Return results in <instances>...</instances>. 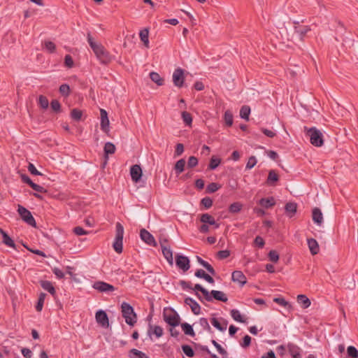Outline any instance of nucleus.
<instances>
[{
  "mask_svg": "<svg viewBox=\"0 0 358 358\" xmlns=\"http://www.w3.org/2000/svg\"><path fill=\"white\" fill-rule=\"evenodd\" d=\"M279 180L278 175L274 170H270L267 178V184L268 185H274V183Z\"/></svg>",
  "mask_w": 358,
  "mask_h": 358,
  "instance_id": "nucleus-31",
  "label": "nucleus"
},
{
  "mask_svg": "<svg viewBox=\"0 0 358 358\" xmlns=\"http://www.w3.org/2000/svg\"><path fill=\"white\" fill-rule=\"evenodd\" d=\"M347 352L351 358H358V350L354 346H349L347 348Z\"/></svg>",
  "mask_w": 358,
  "mask_h": 358,
  "instance_id": "nucleus-51",
  "label": "nucleus"
},
{
  "mask_svg": "<svg viewBox=\"0 0 358 358\" xmlns=\"http://www.w3.org/2000/svg\"><path fill=\"white\" fill-rule=\"evenodd\" d=\"M285 209L286 214L292 217L296 212L297 204L294 202H289L286 203Z\"/></svg>",
  "mask_w": 358,
  "mask_h": 358,
  "instance_id": "nucleus-24",
  "label": "nucleus"
},
{
  "mask_svg": "<svg viewBox=\"0 0 358 358\" xmlns=\"http://www.w3.org/2000/svg\"><path fill=\"white\" fill-rule=\"evenodd\" d=\"M141 239L150 246H156L157 243L154 236L145 229L140 230Z\"/></svg>",
  "mask_w": 358,
  "mask_h": 358,
  "instance_id": "nucleus-8",
  "label": "nucleus"
},
{
  "mask_svg": "<svg viewBox=\"0 0 358 358\" xmlns=\"http://www.w3.org/2000/svg\"><path fill=\"white\" fill-rule=\"evenodd\" d=\"M50 107L52 110L56 113H59L61 112V104L57 99H53L50 102Z\"/></svg>",
  "mask_w": 358,
  "mask_h": 358,
  "instance_id": "nucleus-47",
  "label": "nucleus"
},
{
  "mask_svg": "<svg viewBox=\"0 0 358 358\" xmlns=\"http://www.w3.org/2000/svg\"><path fill=\"white\" fill-rule=\"evenodd\" d=\"M34 191L36 192V193H45L47 192V190L42 186L38 185V184H36V183H32L31 185V187Z\"/></svg>",
  "mask_w": 358,
  "mask_h": 358,
  "instance_id": "nucleus-59",
  "label": "nucleus"
},
{
  "mask_svg": "<svg viewBox=\"0 0 358 358\" xmlns=\"http://www.w3.org/2000/svg\"><path fill=\"white\" fill-rule=\"evenodd\" d=\"M243 208V205L239 202H234L229 207V211L231 213H239Z\"/></svg>",
  "mask_w": 358,
  "mask_h": 358,
  "instance_id": "nucleus-41",
  "label": "nucleus"
},
{
  "mask_svg": "<svg viewBox=\"0 0 358 358\" xmlns=\"http://www.w3.org/2000/svg\"><path fill=\"white\" fill-rule=\"evenodd\" d=\"M294 24H295V26H294L295 32L299 35V39H300V41H302L303 40V37L305 36V35L308 31H310V28L308 26H303L301 27H297V25L299 24L298 22H294Z\"/></svg>",
  "mask_w": 358,
  "mask_h": 358,
  "instance_id": "nucleus-18",
  "label": "nucleus"
},
{
  "mask_svg": "<svg viewBox=\"0 0 358 358\" xmlns=\"http://www.w3.org/2000/svg\"><path fill=\"white\" fill-rule=\"evenodd\" d=\"M130 175L134 182H138L140 181L142 176V169L140 165L135 164L131 166L130 169Z\"/></svg>",
  "mask_w": 358,
  "mask_h": 358,
  "instance_id": "nucleus-10",
  "label": "nucleus"
},
{
  "mask_svg": "<svg viewBox=\"0 0 358 358\" xmlns=\"http://www.w3.org/2000/svg\"><path fill=\"white\" fill-rule=\"evenodd\" d=\"M193 75L180 69V88L187 87L192 82Z\"/></svg>",
  "mask_w": 358,
  "mask_h": 358,
  "instance_id": "nucleus-9",
  "label": "nucleus"
},
{
  "mask_svg": "<svg viewBox=\"0 0 358 358\" xmlns=\"http://www.w3.org/2000/svg\"><path fill=\"white\" fill-rule=\"evenodd\" d=\"M220 187V186L217 183L211 182L207 186L206 191L208 193H213L216 192Z\"/></svg>",
  "mask_w": 358,
  "mask_h": 358,
  "instance_id": "nucleus-56",
  "label": "nucleus"
},
{
  "mask_svg": "<svg viewBox=\"0 0 358 358\" xmlns=\"http://www.w3.org/2000/svg\"><path fill=\"white\" fill-rule=\"evenodd\" d=\"M269 260L276 263L279 260V255L275 250H271L268 253Z\"/></svg>",
  "mask_w": 358,
  "mask_h": 358,
  "instance_id": "nucleus-55",
  "label": "nucleus"
},
{
  "mask_svg": "<svg viewBox=\"0 0 358 358\" xmlns=\"http://www.w3.org/2000/svg\"><path fill=\"white\" fill-rule=\"evenodd\" d=\"M185 304H187V306H189L190 307V308L194 314L199 315L200 313L201 307H200L199 304L196 301H194L192 298H187L185 300Z\"/></svg>",
  "mask_w": 358,
  "mask_h": 358,
  "instance_id": "nucleus-13",
  "label": "nucleus"
},
{
  "mask_svg": "<svg viewBox=\"0 0 358 358\" xmlns=\"http://www.w3.org/2000/svg\"><path fill=\"white\" fill-rule=\"evenodd\" d=\"M313 222L318 226H321L323 222V215L321 210L318 208H315L313 210L312 215Z\"/></svg>",
  "mask_w": 358,
  "mask_h": 358,
  "instance_id": "nucleus-15",
  "label": "nucleus"
},
{
  "mask_svg": "<svg viewBox=\"0 0 358 358\" xmlns=\"http://www.w3.org/2000/svg\"><path fill=\"white\" fill-rule=\"evenodd\" d=\"M297 301L303 308H307L311 304L310 299L303 294H299L297 296Z\"/></svg>",
  "mask_w": 358,
  "mask_h": 358,
  "instance_id": "nucleus-28",
  "label": "nucleus"
},
{
  "mask_svg": "<svg viewBox=\"0 0 358 358\" xmlns=\"http://www.w3.org/2000/svg\"><path fill=\"white\" fill-rule=\"evenodd\" d=\"M211 342L221 355L223 357L227 356V352L217 341L212 340Z\"/></svg>",
  "mask_w": 358,
  "mask_h": 358,
  "instance_id": "nucleus-52",
  "label": "nucleus"
},
{
  "mask_svg": "<svg viewBox=\"0 0 358 358\" xmlns=\"http://www.w3.org/2000/svg\"><path fill=\"white\" fill-rule=\"evenodd\" d=\"M83 115L82 110L78 108H73L71 112V117L76 121H80Z\"/></svg>",
  "mask_w": 358,
  "mask_h": 358,
  "instance_id": "nucleus-42",
  "label": "nucleus"
},
{
  "mask_svg": "<svg viewBox=\"0 0 358 358\" xmlns=\"http://www.w3.org/2000/svg\"><path fill=\"white\" fill-rule=\"evenodd\" d=\"M64 63L65 65L71 68L73 66V58L70 55H66L64 57Z\"/></svg>",
  "mask_w": 358,
  "mask_h": 358,
  "instance_id": "nucleus-64",
  "label": "nucleus"
},
{
  "mask_svg": "<svg viewBox=\"0 0 358 358\" xmlns=\"http://www.w3.org/2000/svg\"><path fill=\"white\" fill-rule=\"evenodd\" d=\"M173 80L176 86L179 87V67L176 68L173 74Z\"/></svg>",
  "mask_w": 358,
  "mask_h": 358,
  "instance_id": "nucleus-61",
  "label": "nucleus"
},
{
  "mask_svg": "<svg viewBox=\"0 0 358 358\" xmlns=\"http://www.w3.org/2000/svg\"><path fill=\"white\" fill-rule=\"evenodd\" d=\"M193 289L194 291L201 292L203 296V299L207 301H212V296L210 294V292L206 289L203 288L201 285H195Z\"/></svg>",
  "mask_w": 358,
  "mask_h": 358,
  "instance_id": "nucleus-23",
  "label": "nucleus"
},
{
  "mask_svg": "<svg viewBox=\"0 0 358 358\" xmlns=\"http://www.w3.org/2000/svg\"><path fill=\"white\" fill-rule=\"evenodd\" d=\"M92 287L100 292L106 293L112 292L116 289V288L113 285H110L103 281L95 282L93 284Z\"/></svg>",
  "mask_w": 358,
  "mask_h": 358,
  "instance_id": "nucleus-6",
  "label": "nucleus"
},
{
  "mask_svg": "<svg viewBox=\"0 0 358 358\" xmlns=\"http://www.w3.org/2000/svg\"><path fill=\"white\" fill-rule=\"evenodd\" d=\"M52 273L57 276L58 279H62L64 278V272L57 267L52 268Z\"/></svg>",
  "mask_w": 358,
  "mask_h": 358,
  "instance_id": "nucleus-63",
  "label": "nucleus"
},
{
  "mask_svg": "<svg viewBox=\"0 0 358 358\" xmlns=\"http://www.w3.org/2000/svg\"><path fill=\"white\" fill-rule=\"evenodd\" d=\"M115 150H116L115 145L113 143H111V142L106 143L104 148H103L106 161L108 158V155L115 153Z\"/></svg>",
  "mask_w": 358,
  "mask_h": 358,
  "instance_id": "nucleus-26",
  "label": "nucleus"
},
{
  "mask_svg": "<svg viewBox=\"0 0 358 358\" xmlns=\"http://www.w3.org/2000/svg\"><path fill=\"white\" fill-rule=\"evenodd\" d=\"M231 279L234 282H238L241 286L247 282V279L243 273L241 271H235L232 273Z\"/></svg>",
  "mask_w": 358,
  "mask_h": 358,
  "instance_id": "nucleus-12",
  "label": "nucleus"
},
{
  "mask_svg": "<svg viewBox=\"0 0 358 358\" xmlns=\"http://www.w3.org/2000/svg\"><path fill=\"white\" fill-rule=\"evenodd\" d=\"M39 283L41 287L48 292L51 295L55 296L56 294V290L50 281L41 280Z\"/></svg>",
  "mask_w": 358,
  "mask_h": 358,
  "instance_id": "nucleus-19",
  "label": "nucleus"
},
{
  "mask_svg": "<svg viewBox=\"0 0 358 358\" xmlns=\"http://www.w3.org/2000/svg\"><path fill=\"white\" fill-rule=\"evenodd\" d=\"M45 47L51 53L54 52L56 49L55 44L52 41H46Z\"/></svg>",
  "mask_w": 358,
  "mask_h": 358,
  "instance_id": "nucleus-62",
  "label": "nucleus"
},
{
  "mask_svg": "<svg viewBox=\"0 0 358 358\" xmlns=\"http://www.w3.org/2000/svg\"><path fill=\"white\" fill-rule=\"evenodd\" d=\"M100 115H101V129L104 132H108L109 131V120L108 117V113L106 110L100 109Z\"/></svg>",
  "mask_w": 358,
  "mask_h": 358,
  "instance_id": "nucleus-11",
  "label": "nucleus"
},
{
  "mask_svg": "<svg viewBox=\"0 0 358 358\" xmlns=\"http://www.w3.org/2000/svg\"><path fill=\"white\" fill-rule=\"evenodd\" d=\"M180 327L186 335L194 336L195 335L192 327L187 323L180 324Z\"/></svg>",
  "mask_w": 358,
  "mask_h": 358,
  "instance_id": "nucleus-35",
  "label": "nucleus"
},
{
  "mask_svg": "<svg viewBox=\"0 0 358 358\" xmlns=\"http://www.w3.org/2000/svg\"><path fill=\"white\" fill-rule=\"evenodd\" d=\"M307 243L310 253L315 255L319 252L320 247L317 241L314 238H308Z\"/></svg>",
  "mask_w": 358,
  "mask_h": 358,
  "instance_id": "nucleus-17",
  "label": "nucleus"
},
{
  "mask_svg": "<svg viewBox=\"0 0 358 358\" xmlns=\"http://www.w3.org/2000/svg\"><path fill=\"white\" fill-rule=\"evenodd\" d=\"M124 236V227L120 223L117 222L115 225V238L116 239L123 240Z\"/></svg>",
  "mask_w": 358,
  "mask_h": 358,
  "instance_id": "nucleus-34",
  "label": "nucleus"
},
{
  "mask_svg": "<svg viewBox=\"0 0 358 358\" xmlns=\"http://www.w3.org/2000/svg\"><path fill=\"white\" fill-rule=\"evenodd\" d=\"M195 275L198 278H203L210 284H213L215 282L213 278L208 274L206 273V272L202 269L197 270L195 273Z\"/></svg>",
  "mask_w": 358,
  "mask_h": 358,
  "instance_id": "nucleus-30",
  "label": "nucleus"
},
{
  "mask_svg": "<svg viewBox=\"0 0 358 358\" xmlns=\"http://www.w3.org/2000/svg\"><path fill=\"white\" fill-rule=\"evenodd\" d=\"M28 171L31 173V174L32 175H34V176H42V173L41 172H39L36 168L35 167V166L31 164V163H29V165H28Z\"/></svg>",
  "mask_w": 358,
  "mask_h": 358,
  "instance_id": "nucleus-58",
  "label": "nucleus"
},
{
  "mask_svg": "<svg viewBox=\"0 0 358 358\" xmlns=\"http://www.w3.org/2000/svg\"><path fill=\"white\" fill-rule=\"evenodd\" d=\"M161 247L162 250V253L165 257V259L167 260V262L172 264H173V253L170 248H167L166 246L164 245L162 243H161Z\"/></svg>",
  "mask_w": 358,
  "mask_h": 358,
  "instance_id": "nucleus-25",
  "label": "nucleus"
},
{
  "mask_svg": "<svg viewBox=\"0 0 358 358\" xmlns=\"http://www.w3.org/2000/svg\"><path fill=\"white\" fill-rule=\"evenodd\" d=\"M273 301L285 308H290L292 307L289 303L285 301L283 298H274Z\"/></svg>",
  "mask_w": 358,
  "mask_h": 358,
  "instance_id": "nucleus-49",
  "label": "nucleus"
},
{
  "mask_svg": "<svg viewBox=\"0 0 358 358\" xmlns=\"http://www.w3.org/2000/svg\"><path fill=\"white\" fill-rule=\"evenodd\" d=\"M121 313L125 320V322L130 327H134L137 322V315L134 312V308L127 302H122L121 304Z\"/></svg>",
  "mask_w": 358,
  "mask_h": 358,
  "instance_id": "nucleus-2",
  "label": "nucleus"
},
{
  "mask_svg": "<svg viewBox=\"0 0 358 358\" xmlns=\"http://www.w3.org/2000/svg\"><path fill=\"white\" fill-rule=\"evenodd\" d=\"M0 231L2 234L3 243L6 245L15 249V244L14 243V241L8 235L7 233H6L2 229H0Z\"/></svg>",
  "mask_w": 358,
  "mask_h": 358,
  "instance_id": "nucleus-27",
  "label": "nucleus"
},
{
  "mask_svg": "<svg viewBox=\"0 0 358 358\" xmlns=\"http://www.w3.org/2000/svg\"><path fill=\"white\" fill-rule=\"evenodd\" d=\"M211 324L220 331H224L227 329L228 322L222 319V323H220L215 317H213L210 320Z\"/></svg>",
  "mask_w": 358,
  "mask_h": 358,
  "instance_id": "nucleus-20",
  "label": "nucleus"
},
{
  "mask_svg": "<svg viewBox=\"0 0 358 358\" xmlns=\"http://www.w3.org/2000/svg\"><path fill=\"white\" fill-rule=\"evenodd\" d=\"M129 357L130 358H150L145 353L135 348L129 350Z\"/></svg>",
  "mask_w": 358,
  "mask_h": 358,
  "instance_id": "nucleus-29",
  "label": "nucleus"
},
{
  "mask_svg": "<svg viewBox=\"0 0 358 358\" xmlns=\"http://www.w3.org/2000/svg\"><path fill=\"white\" fill-rule=\"evenodd\" d=\"M231 316L232 318L239 322H244L245 321L243 320V317L241 313L238 310L233 309L231 310Z\"/></svg>",
  "mask_w": 358,
  "mask_h": 358,
  "instance_id": "nucleus-45",
  "label": "nucleus"
},
{
  "mask_svg": "<svg viewBox=\"0 0 358 358\" xmlns=\"http://www.w3.org/2000/svg\"><path fill=\"white\" fill-rule=\"evenodd\" d=\"M224 120L226 124L229 127H231L233 124V115L231 111L227 110L224 113Z\"/></svg>",
  "mask_w": 358,
  "mask_h": 358,
  "instance_id": "nucleus-50",
  "label": "nucleus"
},
{
  "mask_svg": "<svg viewBox=\"0 0 358 358\" xmlns=\"http://www.w3.org/2000/svg\"><path fill=\"white\" fill-rule=\"evenodd\" d=\"M230 255V252L228 250H220L217 252V256L220 259L227 258Z\"/></svg>",
  "mask_w": 358,
  "mask_h": 358,
  "instance_id": "nucleus-60",
  "label": "nucleus"
},
{
  "mask_svg": "<svg viewBox=\"0 0 358 358\" xmlns=\"http://www.w3.org/2000/svg\"><path fill=\"white\" fill-rule=\"evenodd\" d=\"M181 348L182 350V352H184V354L189 357H194V352L192 349V348L188 345H182L181 346Z\"/></svg>",
  "mask_w": 358,
  "mask_h": 358,
  "instance_id": "nucleus-44",
  "label": "nucleus"
},
{
  "mask_svg": "<svg viewBox=\"0 0 358 358\" xmlns=\"http://www.w3.org/2000/svg\"><path fill=\"white\" fill-rule=\"evenodd\" d=\"M259 204L264 208H270L275 204L273 197L263 198L259 201Z\"/></svg>",
  "mask_w": 358,
  "mask_h": 358,
  "instance_id": "nucleus-21",
  "label": "nucleus"
},
{
  "mask_svg": "<svg viewBox=\"0 0 358 358\" xmlns=\"http://www.w3.org/2000/svg\"><path fill=\"white\" fill-rule=\"evenodd\" d=\"M150 78L154 83H157V85L160 86L163 85V79L160 77L159 74L156 72H151L150 73Z\"/></svg>",
  "mask_w": 358,
  "mask_h": 358,
  "instance_id": "nucleus-40",
  "label": "nucleus"
},
{
  "mask_svg": "<svg viewBox=\"0 0 358 358\" xmlns=\"http://www.w3.org/2000/svg\"><path fill=\"white\" fill-rule=\"evenodd\" d=\"M163 317L169 326L168 330L171 336L178 340L179 332L176 329V327L179 326V315L173 308H165L163 311Z\"/></svg>",
  "mask_w": 358,
  "mask_h": 358,
  "instance_id": "nucleus-1",
  "label": "nucleus"
},
{
  "mask_svg": "<svg viewBox=\"0 0 358 358\" xmlns=\"http://www.w3.org/2000/svg\"><path fill=\"white\" fill-rule=\"evenodd\" d=\"M45 296H46V294H45L43 292H41L39 294L38 302L36 305V310L38 312H41L42 310Z\"/></svg>",
  "mask_w": 358,
  "mask_h": 358,
  "instance_id": "nucleus-39",
  "label": "nucleus"
},
{
  "mask_svg": "<svg viewBox=\"0 0 358 358\" xmlns=\"http://www.w3.org/2000/svg\"><path fill=\"white\" fill-rule=\"evenodd\" d=\"M190 267L189 260L187 257L180 255V269L187 271Z\"/></svg>",
  "mask_w": 358,
  "mask_h": 358,
  "instance_id": "nucleus-36",
  "label": "nucleus"
},
{
  "mask_svg": "<svg viewBox=\"0 0 358 358\" xmlns=\"http://www.w3.org/2000/svg\"><path fill=\"white\" fill-rule=\"evenodd\" d=\"M181 117H182V121L184 122L185 125L187 126V127H192V115L189 113L187 112V111H183L181 113Z\"/></svg>",
  "mask_w": 358,
  "mask_h": 358,
  "instance_id": "nucleus-33",
  "label": "nucleus"
},
{
  "mask_svg": "<svg viewBox=\"0 0 358 358\" xmlns=\"http://www.w3.org/2000/svg\"><path fill=\"white\" fill-rule=\"evenodd\" d=\"M257 160L255 156H251L245 166V169H252L257 164Z\"/></svg>",
  "mask_w": 358,
  "mask_h": 358,
  "instance_id": "nucleus-53",
  "label": "nucleus"
},
{
  "mask_svg": "<svg viewBox=\"0 0 358 358\" xmlns=\"http://www.w3.org/2000/svg\"><path fill=\"white\" fill-rule=\"evenodd\" d=\"M200 221L202 223H204L206 224H208L210 225H213V226H215V228H216V229L220 227V224L215 222V218L208 213L202 214L200 217Z\"/></svg>",
  "mask_w": 358,
  "mask_h": 358,
  "instance_id": "nucleus-14",
  "label": "nucleus"
},
{
  "mask_svg": "<svg viewBox=\"0 0 358 358\" xmlns=\"http://www.w3.org/2000/svg\"><path fill=\"white\" fill-rule=\"evenodd\" d=\"M200 325L203 328V329L210 331L211 328L208 324V322L206 318L202 317L199 320Z\"/></svg>",
  "mask_w": 358,
  "mask_h": 358,
  "instance_id": "nucleus-57",
  "label": "nucleus"
},
{
  "mask_svg": "<svg viewBox=\"0 0 358 358\" xmlns=\"http://www.w3.org/2000/svg\"><path fill=\"white\" fill-rule=\"evenodd\" d=\"M38 103L39 106L43 109H47L49 106V101L46 96L40 95L38 97Z\"/></svg>",
  "mask_w": 358,
  "mask_h": 358,
  "instance_id": "nucleus-43",
  "label": "nucleus"
},
{
  "mask_svg": "<svg viewBox=\"0 0 358 358\" xmlns=\"http://www.w3.org/2000/svg\"><path fill=\"white\" fill-rule=\"evenodd\" d=\"M59 92L62 96L67 97L70 94L69 85L67 84L61 85L59 87Z\"/></svg>",
  "mask_w": 358,
  "mask_h": 358,
  "instance_id": "nucleus-48",
  "label": "nucleus"
},
{
  "mask_svg": "<svg viewBox=\"0 0 358 358\" xmlns=\"http://www.w3.org/2000/svg\"><path fill=\"white\" fill-rule=\"evenodd\" d=\"M17 213L20 215L21 219L27 223L28 225L31 226L33 227H36V222L33 217L31 213L22 206V205H17Z\"/></svg>",
  "mask_w": 358,
  "mask_h": 358,
  "instance_id": "nucleus-4",
  "label": "nucleus"
},
{
  "mask_svg": "<svg viewBox=\"0 0 358 358\" xmlns=\"http://www.w3.org/2000/svg\"><path fill=\"white\" fill-rule=\"evenodd\" d=\"M123 245V240L121 239H116L115 238L113 247L114 250L118 253L120 254L122 252V246Z\"/></svg>",
  "mask_w": 358,
  "mask_h": 358,
  "instance_id": "nucleus-38",
  "label": "nucleus"
},
{
  "mask_svg": "<svg viewBox=\"0 0 358 358\" xmlns=\"http://www.w3.org/2000/svg\"><path fill=\"white\" fill-rule=\"evenodd\" d=\"M141 40L143 41L144 45L147 48L149 47V31L148 29L141 30L139 33Z\"/></svg>",
  "mask_w": 358,
  "mask_h": 358,
  "instance_id": "nucleus-32",
  "label": "nucleus"
},
{
  "mask_svg": "<svg viewBox=\"0 0 358 358\" xmlns=\"http://www.w3.org/2000/svg\"><path fill=\"white\" fill-rule=\"evenodd\" d=\"M93 52H94L96 58L103 64H107L112 60V56L110 54L101 44L96 47Z\"/></svg>",
  "mask_w": 358,
  "mask_h": 358,
  "instance_id": "nucleus-5",
  "label": "nucleus"
},
{
  "mask_svg": "<svg viewBox=\"0 0 358 358\" xmlns=\"http://www.w3.org/2000/svg\"><path fill=\"white\" fill-rule=\"evenodd\" d=\"M250 113V108L248 106H243L241 107L240 110V116L241 118L245 119V120H249V115Z\"/></svg>",
  "mask_w": 358,
  "mask_h": 358,
  "instance_id": "nucleus-37",
  "label": "nucleus"
},
{
  "mask_svg": "<svg viewBox=\"0 0 358 358\" xmlns=\"http://www.w3.org/2000/svg\"><path fill=\"white\" fill-rule=\"evenodd\" d=\"M96 322L103 328H108L109 320L106 313L103 310H99L95 315Z\"/></svg>",
  "mask_w": 358,
  "mask_h": 358,
  "instance_id": "nucleus-7",
  "label": "nucleus"
},
{
  "mask_svg": "<svg viewBox=\"0 0 358 358\" xmlns=\"http://www.w3.org/2000/svg\"><path fill=\"white\" fill-rule=\"evenodd\" d=\"M304 131L310 138V143L315 147H321L324 145L322 133L316 127L308 128L304 127Z\"/></svg>",
  "mask_w": 358,
  "mask_h": 358,
  "instance_id": "nucleus-3",
  "label": "nucleus"
},
{
  "mask_svg": "<svg viewBox=\"0 0 358 358\" xmlns=\"http://www.w3.org/2000/svg\"><path fill=\"white\" fill-rule=\"evenodd\" d=\"M221 162V159L215 157H212L210 161L208 168L211 170L215 169Z\"/></svg>",
  "mask_w": 358,
  "mask_h": 358,
  "instance_id": "nucleus-46",
  "label": "nucleus"
},
{
  "mask_svg": "<svg viewBox=\"0 0 358 358\" xmlns=\"http://www.w3.org/2000/svg\"><path fill=\"white\" fill-rule=\"evenodd\" d=\"M163 332V329L160 326H152L150 324L149 325L148 334L150 337H151L152 334H155L157 338H160L161 336H162Z\"/></svg>",
  "mask_w": 358,
  "mask_h": 358,
  "instance_id": "nucleus-16",
  "label": "nucleus"
},
{
  "mask_svg": "<svg viewBox=\"0 0 358 358\" xmlns=\"http://www.w3.org/2000/svg\"><path fill=\"white\" fill-rule=\"evenodd\" d=\"M201 203L205 208H210L213 205V200L210 197H204L201 199Z\"/></svg>",
  "mask_w": 358,
  "mask_h": 358,
  "instance_id": "nucleus-54",
  "label": "nucleus"
},
{
  "mask_svg": "<svg viewBox=\"0 0 358 358\" xmlns=\"http://www.w3.org/2000/svg\"><path fill=\"white\" fill-rule=\"evenodd\" d=\"M210 294L212 296V299H215L222 302H227L228 300L226 294L222 291L212 290Z\"/></svg>",
  "mask_w": 358,
  "mask_h": 358,
  "instance_id": "nucleus-22",
  "label": "nucleus"
}]
</instances>
